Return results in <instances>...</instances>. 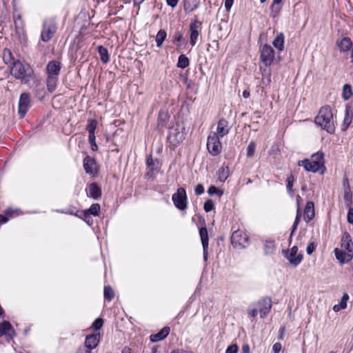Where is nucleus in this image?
I'll return each instance as SVG.
<instances>
[{"label": "nucleus", "mask_w": 353, "mask_h": 353, "mask_svg": "<svg viewBox=\"0 0 353 353\" xmlns=\"http://www.w3.org/2000/svg\"><path fill=\"white\" fill-rule=\"evenodd\" d=\"M88 124L86 127V130L88 132L89 135L94 134L95 130L97 126V121L95 119H88Z\"/></svg>", "instance_id": "obj_34"}, {"label": "nucleus", "mask_w": 353, "mask_h": 353, "mask_svg": "<svg viewBox=\"0 0 353 353\" xmlns=\"http://www.w3.org/2000/svg\"><path fill=\"white\" fill-rule=\"evenodd\" d=\"M260 59L265 66H270L274 59V50L272 46L264 44L260 47Z\"/></svg>", "instance_id": "obj_7"}, {"label": "nucleus", "mask_w": 353, "mask_h": 353, "mask_svg": "<svg viewBox=\"0 0 353 353\" xmlns=\"http://www.w3.org/2000/svg\"><path fill=\"white\" fill-rule=\"evenodd\" d=\"M103 324V320L101 318H98L92 323L91 327L95 330V331H98L101 328Z\"/></svg>", "instance_id": "obj_45"}, {"label": "nucleus", "mask_w": 353, "mask_h": 353, "mask_svg": "<svg viewBox=\"0 0 353 353\" xmlns=\"http://www.w3.org/2000/svg\"><path fill=\"white\" fill-rule=\"evenodd\" d=\"M61 70V63L58 61H50L46 65V85L47 89L50 92H54L57 88Z\"/></svg>", "instance_id": "obj_2"}, {"label": "nucleus", "mask_w": 353, "mask_h": 353, "mask_svg": "<svg viewBox=\"0 0 353 353\" xmlns=\"http://www.w3.org/2000/svg\"><path fill=\"white\" fill-rule=\"evenodd\" d=\"M88 141L90 144L91 145V148L93 151H97L98 150V146L96 143V137L94 134L88 136Z\"/></svg>", "instance_id": "obj_49"}, {"label": "nucleus", "mask_w": 353, "mask_h": 353, "mask_svg": "<svg viewBox=\"0 0 353 353\" xmlns=\"http://www.w3.org/2000/svg\"><path fill=\"white\" fill-rule=\"evenodd\" d=\"M239 347L237 345L233 344L228 347L225 353H237Z\"/></svg>", "instance_id": "obj_54"}, {"label": "nucleus", "mask_w": 353, "mask_h": 353, "mask_svg": "<svg viewBox=\"0 0 353 353\" xmlns=\"http://www.w3.org/2000/svg\"><path fill=\"white\" fill-rule=\"evenodd\" d=\"M83 165L86 174H88L92 176L97 174V163L94 158L87 155L83 159Z\"/></svg>", "instance_id": "obj_13"}, {"label": "nucleus", "mask_w": 353, "mask_h": 353, "mask_svg": "<svg viewBox=\"0 0 353 353\" xmlns=\"http://www.w3.org/2000/svg\"><path fill=\"white\" fill-rule=\"evenodd\" d=\"M201 0H183V9L185 13H191L200 6Z\"/></svg>", "instance_id": "obj_22"}, {"label": "nucleus", "mask_w": 353, "mask_h": 353, "mask_svg": "<svg viewBox=\"0 0 353 353\" xmlns=\"http://www.w3.org/2000/svg\"><path fill=\"white\" fill-rule=\"evenodd\" d=\"M3 60L6 64L8 63V61H11L12 60L14 61V58L12 57V52L10 50L5 49L3 51Z\"/></svg>", "instance_id": "obj_46"}, {"label": "nucleus", "mask_w": 353, "mask_h": 353, "mask_svg": "<svg viewBox=\"0 0 353 353\" xmlns=\"http://www.w3.org/2000/svg\"><path fill=\"white\" fill-rule=\"evenodd\" d=\"M179 0H166L168 6L174 8L178 4Z\"/></svg>", "instance_id": "obj_59"}, {"label": "nucleus", "mask_w": 353, "mask_h": 353, "mask_svg": "<svg viewBox=\"0 0 353 353\" xmlns=\"http://www.w3.org/2000/svg\"><path fill=\"white\" fill-rule=\"evenodd\" d=\"M334 252L336 258L341 263H344L345 262L350 261V260H352V259L353 257V253L348 252H347V253H346L344 251H343L339 248H335Z\"/></svg>", "instance_id": "obj_20"}, {"label": "nucleus", "mask_w": 353, "mask_h": 353, "mask_svg": "<svg viewBox=\"0 0 353 353\" xmlns=\"http://www.w3.org/2000/svg\"><path fill=\"white\" fill-rule=\"evenodd\" d=\"M349 299V296H348V294H345L342 299H341V303H340V307L341 309H345L346 307H347V301Z\"/></svg>", "instance_id": "obj_52"}, {"label": "nucleus", "mask_w": 353, "mask_h": 353, "mask_svg": "<svg viewBox=\"0 0 353 353\" xmlns=\"http://www.w3.org/2000/svg\"><path fill=\"white\" fill-rule=\"evenodd\" d=\"M204 210L206 212H209L214 209V204L212 199H208L205 203L203 205Z\"/></svg>", "instance_id": "obj_44"}, {"label": "nucleus", "mask_w": 353, "mask_h": 353, "mask_svg": "<svg viewBox=\"0 0 353 353\" xmlns=\"http://www.w3.org/2000/svg\"><path fill=\"white\" fill-rule=\"evenodd\" d=\"M183 40V33L180 31H176L172 37V43L176 45V48L181 47L180 42Z\"/></svg>", "instance_id": "obj_35"}, {"label": "nucleus", "mask_w": 353, "mask_h": 353, "mask_svg": "<svg viewBox=\"0 0 353 353\" xmlns=\"http://www.w3.org/2000/svg\"><path fill=\"white\" fill-rule=\"evenodd\" d=\"M341 241V246L343 249L348 252L353 253V243L351 236L348 232H345L343 234Z\"/></svg>", "instance_id": "obj_19"}, {"label": "nucleus", "mask_w": 353, "mask_h": 353, "mask_svg": "<svg viewBox=\"0 0 353 353\" xmlns=\"http://www.w3.org/2000/svg\"><path fill=\"white\" fill-rule=\"evenodd\" d=\"M89 196L94 200L101 198V189L96 183H92L89 186Z\"/></svg>", "instance_id": "obj_23"}, {"label": "nucleus", "mask_w": 353, "mask_h": 353, "mask_svg": "<svg viewBox=\"0 0 353 353\" xmlns=\"http://www.w3.org/2000/svg\"><path fill=\"white\" fill-rule=\"evenodd\" d=\"M8 221V219L0 214V224L6 223Z\"/></svg>", "instance_id": "obj_63"}, {"label": "nucleus", "mask_w": 353, "mask_h": 353, "mask_svg": "<svg viewBox=\"0 0 353 353\" xmlns=\"http://www.w3.org/2000/svg\"><path fill=\"white\" fill-rule=\"evenodd\" d=\"M301 217V212H300V209L298 208L296 219H295V221H294V222L293 223V225L292 227V231H291V233H290V238H292V236H293L294 233L296 232V230L297 229V227H298V225H299V223L300 222Z\"/></svg>", "instance_id": "obj_39"}, {"label": "nucleus", "mask_w": 353, "mask_h": 353, "mask_svg": "<svg viewBox=\"0 0 353 353\" xmlns=\"http://www.w3.org/2000/svg\"><path fill=\"white\" fill-rule=\"evenodd\" d=\"M21 18L20 16L17 17V18L14 19V24L17 28H19L20 25H21Z\"/></svg>", "instance_id": "obj_61"}, {"label": "nucleus", "mask_w": 353, "mask_h": 353, "mask_svg": "<svg viewBox=\"0 0 353 353\" xmlns=\"http://www.w3.org/2000/svg\"><path fill=\"white\" fill-rule=\"evenodd\" d=\"M12 327L9 321H4L0 323V331H12Z\"/></svg>", "instance_id": "obj_50"}, {"label": "nucleus", "mask_w": 353, "mask_h": 353, "mask_svg": "<svg viewBox=\"0 0 353 353\" xmlns=\"http://www.w3.org/2000/svg\"><path fill=\"white\" fill-rule=\"evenodd\" d=\"M100 212V205L98 203L92 204L87 212H85V216H88L89 214L94 216L99 215Z\"/></svg>", "instance_id": "obj_36"}, {"label": "nucleus", "mask_w": 353, "mask_h": 353, "mask_svg": "<svg viewBox=\"0 0 353 353\" xmlns=\"http://www.w3.org/2000/svg\"><path fill=\"white\" fill-rule=\"evenodd\" d=\"M114 296V292L110 286L104 287V298L108 301H111Z\"/></svg>", "instance_id": "obj_41"}, {"label": "nucleus", "mask_w": 353, "mask_h": 353, "mask_svg": "<svg viewBox=\"0 0 353 353\" xmlns=\"http://www.w3.org/2000/svg\"><path fill=\"white\" fill-rule=\"evenodd\" d=\"M275 247L273 241H265L264 244V250L265 254H272L274 252Z\"/></svg>", "instance_id": "obj_40"}, {"label": "nucleus", "mask_w": 353, "mask_h": 353, "mask_svg": "<svg viewBox=\"0 0 353 353\" xmlns=\"http://www.w3.org/2000/svg\"><path fill=\"white\" fill-rule=\"evenodd\" d=\"M229 176L228 167H222L219 170V179L220 181H225Z\"/></svg>", "instance_id": "obj_37"}, {"label": "nucleus", "mask_w": 353, "mask_h": 353, "mask_svg": "<svg viewBox=\"0 0 353 353\" xmlns=\"http://www.w3.org/2000/svg\"><path fill=\"white\" fill-rule=\"evenodd\" d=\"M315 248H316V245H314V242L309 243V244L307 245V248H306L307 254L309 255L312 254L313 253V252L314 251Z\"/></svg>", "instance_id": "obj_56"}, {"label": "nucleus", "mask_w": 353, "mask_h": 353, "mask_svg": "<svg viewBox=\"0 0 353 353\" xmlns=\"http://www.w3.org/2000/svg\"><path fill=\"white\" fill-rule=\"evenodd\" d=\"M184 139V133L178 128H172L170 129L167 139L172 145L176 146L181 143Z\"/></svg>", "instance_id": "obj_11"}, {"label": "nucleus", "mask_w": 353, "mask_h": 353, "mask_svg": "<svg viewBox=\"0 0 353 353\" xmlns=\"http://www.w3.org/2000/svg\"><path fill=\"white\" fill-rule=\"evenodd\" d=\"M159 163V161L157 159L154 160L151 155L147 158L146 165L151 172H152L154 170H157Z\"/></svg>", "instance_id": "obj_33"}, {"label": "nucleus", "mask_w": 353, "mask_h": 353, "mask_svg": "<svg viewBox=\"0 0 353 353\" xmlns=\"http://www.w3.org/2000/svg\"><path fill=\"white\" fill-rule=\"evenodd\" d=\"M229 131L230 128L228 126V121L225 119H221L217 124L216 132L212 133L215 134L219 137L222 138L227 135L229 133Z\"/></svg>", "instance_id": "obj_17"}, {"label": "nucleus", "mask_w": 353, "mask_h": 353, "mask_svg": "<svg viewBox=\"0 0 353 353\" xmlns=\"http://www.w3.org/2000/svg\"><path fill=\"white\" fill-rule=\"evenodd\" d=\"M344 200L347 207H351L352 203V193L350 189L346 188L344 190Z\"/></svg>", "instance_id": "obj_38"}, {"label": "nucleus", "mask_w": 353, "mask_h": 353, "mask_svg": "<svg viewBox=\"0 0 353 353\" xmlns=\"http://www.w3.org/2000/svg\"><path fill=\"white\" fill-rule=\"evenodd\" d=\"M286 181H287V190L290 194H293L292 187H293L294 182V178L293 176V175L292 174L290 175H289L287 177Z\"/></svg>", "instance_id": "obj_42"}, {"label": "nucleus", "mask_w": 353, "mask_h": 353, "mask_svg": "<svg viewBox=\"0 0 353 353\" xmlns=\"http://www.w3.org/2000/svg\"><path fill=\"white\" fill-rule=\"evenodd\" d=\"M299 166H303L306 171L316 172L321 170L319 163L313 162L311 159H304L299 162Z\"/></svg>", "instance_id": "obj_18"}, {"label": "nucleus", "mask_w": 353, "mask_h": 353, "mask_svg": "<svg viewBox=\"0 0 353 353\" xmlns=\"http://www.w3.org/2000/svg\"><path fill=\"white\" fill-rule=\"evenodd\" d=\"M348 212L347 214V221L349 223L353 225V208L348 207Z\"/></svg>", "instance_id": "obj_53"}, {"label": "nucleus", "mask_w": 353, "mask_h": 353, "mask_svg": "<svg viewBox=\"0 0 353 353\" xmlns=\"http://www.w3.org/2000/svg\"><path fill=\"white\" fill-rule=\"evenodd\" d=\"M172 200L175 207L180 210H185L188 206V197L185 190L183 188H179L176 192L174 193Z\"/></svg>", "instance_id": "obj_5"}, {"label": "nucleus", "mask_w": 353, "mask_h": 353, "mask_svg": "<svg viewBox=\"0 0 353 353\" xmlns=\"http://www.w3.org/2000/svg\"><path fill=\"white\" fill-rule=\"evenodd\" d=\"M31 106L30 94L23 92L21 94L19 101L18 113L20 118H23Z\"/></svg>", "instance_id": "obj_10"}, {"label": "nucleus", "mask_w": 353, "mask_h": 353, "mask_svg": "<svg viewBox=\"0 0 353 353\" xmlns=\"http://www.w3.org/2000/svg\"><path fill=\"white\" fill-rule=\"evenodd\" d=\"M76 353H90V351L87 348L85 350L84 347H79Z\"/></svg>", "instance_id": "obj_62"}, {"label": "nucleus", "mask_w": 353, "mask_h": 353, "mask_svg": "<svg viewBox=\"0 0 353 353\" xmlns=\"http://www.w3.org/2000/svg\"><path fill=\"white\" fill-rule=\"evenodd\" d=\"M343 187H344V190L346 189V188L350 189V183H349L347 177H345L343 179Z\"/></svg>", "instance_id": "obj_60"}, {"label": "nucleus", "mask_w": 353, "mask_h": 353, "mask_svg": "<svg viewBox=\"0 0 353 353\" xmlns=\"http://www.w3.org/2000/svg\"><path fill=\"white\" fill-rule=\"evenodd\" d=\"M201 25L202 23L197 20L196 19L192 21L190 24V43L192 47L196 45L199 37L201 34L202 28Z\"/></svg>", "instance_id": "obj_9"}, {"label": "nucleus", "mask_w": 353, "mask_h": 353, "mask_svg": "<svg viewBox=\"0 0 353 353\" xmlns=\"http://www.w3.org/2000/svg\"><path fill=\"white\" fill-rule=\"evenodd\" d=\"M234 0H225L224 6L226 11L229 12L233 5Z\"/></svg>", "instance_id": "obj_57"}, {"label": "nucleus", "mask_w": 353, "mask_h": 353, "mask_svg": "<svg viewBox=\"0 0 353 353\" xmlns=\"http://www.w3.org/2000/svg\"><path fill=\"white\" fill-rule=\"evenodd\" d=\"M199 235L202 243L203 250V259L205 261L208 260V232L205 227H202L199 230Z\"/></svg>", "instance_id": "obj_16"}, {"label": "nucleus", "mask_w": 353, "mask_h": 353, "mask_svg": "<svg viewBox=\"0 0 353 353\" xmlns=\"http://www.w3.org/2000/svg\"><path fill=\"white\" fill-rule=\"evenodd\" d=\"M284 34L283 33H279L276 35L272 42L273 46L279 51H283L284 50Z\"/></svg>", "instance_id": "obj_26"}, {"label": "nucleus", "mask_w": 353, "mask_h": 353, "mask_svg": "<svg viewBox=\"0 0 353 353\" xmlns=\"http://www.w3.org/2000/svg\"><path fill=\"white\" fill-rule=\"evenodd\" d=\"M297 252L298 247L293 246L285 254V257L290 263L294 267L297 266L303 260V254H297Z\"/></svg>", "instance_id": "obj_14"}, {"label": "nucleus", "mask_w": 353, "mask_h": 353, "mask_svg": "<svg viewBox=\"0 0 353 353\" xmlns=\"http://www.w3.org/2000/svg\"><path fill=\"white\" fill-rule=\"evenodd\" d=\"M281 348L282 345L280 343H275L272 347L274 353H279L281 350Z\"/></svg>", "instance_id": "obj_58"}, {"label": "nucleus", "mask_w": 353, "mask_h": 353, "mask_svg": "<svg viewBox=\"0 0 353 353\" xmlns=\"http://www.w3.org/2000/svg\"><path fill=\"white\" fill-rule=\"evenodd\" d=\"M190 64L189 59L185 55V54H181L179 57L178 62H177V67L180 68H187Z\"/></svg>", "instance_id": "obj_30"}, {"label": "nucleus", "mask_w": 353, "mask_h": 353, "mask_svg": "<svg viewBox=\"0 0 353 353\" xmlns=\"http://www.w3.org/2000/svg\"><path fill=\"white\" fill-rule=\"evenodd\" d=\"M337 45L341 52H346L353 46V43L349 37H343Z\"/></svg>", "instance_id": "obj_25"}, {"label": "nucleus", "mask_w": 353, "mask_h": 353, "mask_svg": "<svg viewBox=\"0 0 353 353\" xmlns=\"http://www.w3.org/2000/svg\"><path fill=\"white\" fill-rule=\"evenodd\" d=\"M99 340L100 332H92L85 337V347L91 352L97 347Z\"/></svg>", "instance_id": "obj_15"}, {"label": "nucleus", "mask_w": 353, "mask_h": 353, "mask_svg": "<svg viewBox=\"0 0 353 353\" xmlns=\"http://www.w3.org/2000/svg\"><path fill=\"white\" fill-rule=\"evenodd\" d=\"M353 112L351 110L350 107H346L345 112V117L341 126V130L345 131L352 121Z\"/></svg>", "instance_id": "obj_24"}, {"label": "nucleus", "mask_w": 353, "mask_h": 353, "mask_svg": "<svg viewBox=\"0 0 353 353\" xmlns=\"http://www.w3.org/2000/svg\"><path fill=\"white\" fill-rule=\"evenodd\" d=\"M256 307L258 308L261 318H264L270 312L272 302L269 297L263 298L255 303Z\"/></svg>", "instance_id": "obj_12"}, {"label": "nucleus", "mask_w": 353, "mask_h": 353, "mask_svg": "<svg viewBox=\"0 0 353 353\" xmlns=\"http://www.w3.org/2000/svg\"><path fill=\"white\" fill-rule=\"evenodd\" d=\"M315 216L314 205L312 201H308L306 203L304 210V220L306 223L310 222Z\"/></svg>", "instance_id": "obj_21"}, {"label": "nucleus", "mask_w": 353, "mask_h": 353, "mask_svg": "<svg viewBox=\"0 0 353 353\" xmlns=\"http://www.w3.org/2000/svg\"><path fill=\"white\" fill-rule=\"evenodd\" d=\"M243 353H249L250 352V347L248 344L243 345L242 347Z\"/></svg>", "instance_id": "obj_64"}, {"label": "nucleus", "mask_w": 353, "mask_h": 353, "mask_svg": "<svg viewBox=\"0 0 353 353\" xmlns=\"http://www.w3.org/2000/svg\"><path fill=\"white\" fill-rule=\"evenodd\" d=\"M311 160L313 162L319 163L320 168H325L324 166V154L322 152H317L313 154L311 157Z\"/></svg>", "instance_id": "obj_29"}, {"label": "nucleus", "mask_w": 353, "mask_h": 353, "mask_svg": "<svg viewBox=\"0 0 353 353\" xmlns=\"http://www.w3.org/2000/svg\"><path fill=\"white\" fill-rule=\"evenodd\" d=\"M98 52L100 55L101 61L103 63H107L110 61V56L108 53V50L106 48L103 47V46H99L97 47Z\"/></svg>", "instance_id": "obj_27"}, {"label": "nucleus", "mask_w": 353, "mask_h": 353, "mask_svg": "<svg viewBox=\"0 0 353 353\" xmlns=\"http://www.w3.org/2000/svg\"><path fill=\"white\" fill-rule=\"evenodd\" d=\"M248 237L246 234H243L240 230L234 231L231 236V243L236 248H245L248 243Z\"/></svg>", "instance_id": "obj_8"}, {"label": "nucleus", "mask_w": 353, "mask_h": 353, "mask_svg": "<svg viewBox=\"0 0 353 353\" xmlns=\"http://www.w3.org/2000/svg\"><path fill=\"white\" fill-rule=\"evenodd\" d=\"M353 95L352 87L349 84H345L343 88L342 97L344 100H348Z\"/></svg>", "instance_id": "obj_31"}, {"label": "nucleus", "mask_w": 353, "mask_h": 353, "mask_svg": "<svg viewBox=\"0 0 353 353\" xmlns=\"http://www.w3.org/2000/svg\"><path fill=\"white\" fill-rule=\"evenodd\" d=\"M169 332H157L156 334H152L150 336V341L155 343L163 340L167 337Z\"/></svg>", "instance_id": "obj_32"}, {"label": "nucleus", "mask_w": 353, "mask_h": 353, "mask_svg": "<svg viewBox=\"0 0 353 353\" xmlns=\"http://www.w3.org/2000/svg\"><path fill=\"white\" fill-rule=\"evenodd\" d=\"M220 138L218 135L212 133H210L208 137L207 148L212 156H217L221 152L222 145Z\"/></svg>", "instance_id": "obj_6"}, {"label": "nucleus", "mask_w": 353, "mask_h": 353, "mask_svg": "<svg viewBox=\"0 0 353 353\" xmlns=\"http://www.w3.org/2000/svg\"><path fill=\"white\" fill-rule=\"evenodd\" d=\"M256 145L254 142H250L247 147V157L251 158L254 155Z\"/></svg>", "instance_id": "obj_43"}, {"label": "nucleus", "mask_w": 353, "mask_h": 353, "mask_svg": "<svg viewBox=\"0 0 353 353\" xmlns=\"http://www.w3.org/2000/svg\"><path fill=\"white\" fill-rule=\"evenodd\" d=\"M208 192L210 195L212 196L214 194H218L219 197L223 195V192L219 191L218 188L214 185L210 186L208 188Z\"/></svg>", "instance_id": "obj_48"}, {"label": "nucleus", "mask_w": 353, "mask_h": 353, "mask_svg": "<svg viewBox=\"0 0 353 353\" xmlns=\"http://www.w3.org/2000/svg\"><path fill=\"white\" fill-rule=\"evenodd\" d=\"M194 192L196 195H201L204 192V187L202 184H197L194 188Z\"/></svg>", "instance_id": "obj_55"}, {"label": "nucleus", "mask_w": 353, "mask_h": 353, "mask_svg": "<svg viewBox=\"0 0 353 353\" xmlns=\"http://www.w3.org/2000/svg\"><path fill=\"white\" fill-rule=\"evenodd\" d=\"M57 29V23L54 19H47L43 22V30L41 34V39L44 42L49 41Z\"/></svg>", "instance_id": "obj_4"}, {"label": "nucleus", "mask_w": 353, "mask_h": 353, "mask_svg": "<svg viewBox=\"0 0 353 353\" xmlns=\"http://www.w3.org/2000/svg\"><path fill=\"white\" fill-rule=\"evenodd\" d=\"M314 122L329 134L334 133L335 125L330 106L325 105L321 107L318 114L314 118Z\"/></svg>", "instance_id": "obj_1"}, {"label": "nucleus", "mask_w": 353, "mask_h": 353, "mask_svg": "<svg viewBox=\"0 0 353 353\" xmlns=\"http://www.w3.org/2000/svg\"><path fill=\"white\" fill-rule=\"evenodd\" d=\"M12 66L10 74L16 79L27 83L30 78L31 68L29 65L26 67L19 61H14L10 63Z\"/></svg>", "instance_id": "obj_3"}, {"label": "nucleus", "mask_w": 353, "mask_h": 353, "mask_svg": "<svg viewBox=\"0 0 353 353\" xmlns=\"http://www.w3.org/2000/svg\"><path fill=\"white\" fill-rule=\"evenodd\" d=\"M166 37L167 33L165 30L161 29L159 30L155 38L157 47L161 48L163 46V43L165 40Z\"/></svg>", "instance_id": "obj_28"}, {"label": "nucleus", "mask_w": 353, "mask_h": 353, "mask_svg": "<svg viewBox=\"0 0 353 353\" xmlns=\"http://www.w3.org/2000/svg\"><path fill=\"white\" fill-rule=\"evenodd\" d=\"M259 310L255 305V303L250 305L248 309V314L252 317H255L258 314Z\"/></svg>", "instance_id": "obj_47"}, {"label": "nucleus", "mask_w": 353, "mask_h": 353, "mask_svg": "<svg viewBox=\"0 0 353 353\" xmlns=\"http://www.w3.org/2000/svg\"><path fill=\"white\" fill-rule=\"evenodd\" d=\"M282 0H273L271 9L273 12H279L281 9V6H279L281 3Z\"/></svg>", "instance_id": "obj_51"}]
</instances>
